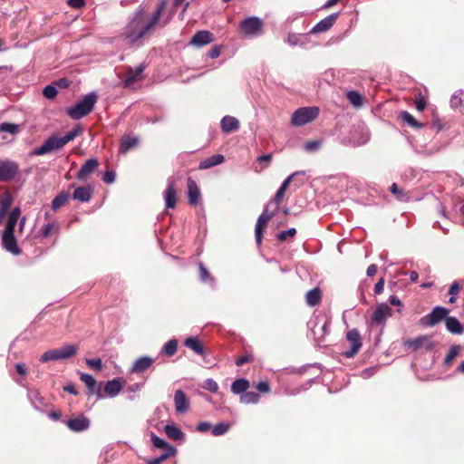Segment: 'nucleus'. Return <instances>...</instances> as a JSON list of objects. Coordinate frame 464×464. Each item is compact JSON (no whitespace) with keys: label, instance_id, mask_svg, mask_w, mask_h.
<instances>
[{"label":"nucleus","instance_id":"e2e57ef3","mask_svg":"<svg viewBox=\"0 0 464 464\" xmlns=\"http://www.w3.org/2000/svg\"><path fill=\"white\" fill-rule=\"evenodd\" d=\"M256 388L263 393H267L270 392V385L266 381H261L256 383Z\"/></svg>","mask_w":464,"mask_h":464},{"label":"nucleus","instance_id":"0e129e2a","mask_svg":"<svg viewBox=\"0 0 464 464\" xmlns=\"http://www.w3.org/2000/svg\"><path fill=\"white\" fill-rule=\"evenodd\" d=\"M115 177H116V175H115L114 171H112V170L106 171L102 177V180L106 184H111L114 182Z\"/></svg>","mask_w":464,"mask_h":464},{"label":"nucleus","instance_id":"39448f33","mask_svg":"<svg viewBox=\"0 0 464 464\" xmlns=\"http://www.w3.org/2000/svg\"><path fill=\"white\" fill-rule=\"evenodd\" d=\"M263 24L260 18L251 16L240 22L239 31L245 36L253 38L261 34Z\"/></svg>","mask_w":464,"mask_h":464},{"label":"nucleus","instance_id":"2eb2a0df","mask_svg":"<svg viewBox=\"0 0 464 464\" xmlns=\"http://www.w3.org/2000/svg\"><path fill=\"white\" fill-rule=\"evenodd\" d=\"M66 425L73 432H82L89 429L90 420L84 415H80L68 420Z\"/></svg>","mask_w":464,"mask_h":464},{"label":"nucleus","instance_id":"680f3d73","mask_svg":"<svg viewBox=\"0 0 464 464\" xmlns=\"http://www.w3.org/2000/svg\"><path fill=\"white\" fill-rule=\"evenodd\" d=\"M321 146V141L319 140H312L308 141L304 145V149L307 151H315L317 150Z\"/></svg>","mask_w":464,"mask_h":464},{"label":"nucleus","instance_id":"1a4fd4ad","mask_svg":"<svg viewBox=\"0 0 464 464\" xmlns=\"http://www.w3.org/2000/svg\"><path fill=\"white\" fill-rule=\"evenodd\" d=\"M346 339L351 343V348L343 352V354L346 358H353L362 345L359 331L355 328L348 331L346 334Z\"/></svg>","mask_w":464,"mask_h":464},{"label":"nucleus","instance_id":"4d7b16f0","mask_svg":"<svg viewBox=\"0 0 464 464\" xmlns=\"http://www.w3.org/2000/svg\"><path fill=\"white\" fill-rule=\"evenodd\" d=\"M296 234V229L295 227L289 228L285 231H281L277 234V239L280 241H285L287 237H294Z\"/></svg>","mask_w":464,"mask_h":464},{"label":"nucleus","instance_id":"052dcab7","mask_svg":"<svg viewBox=\"0 0 464 464\" xmlns=\"http://www.w3.org/2000/svg\"><path fill=\"white\" fill-rule=\"evenodd\" d=\"M53 228V225L52 223L44 224L40 229V235L43 237H48L51 235Z\"/></svg>","mask_w":464,"mask_h":464},{"label":"nucleus","instance_id":"c756f323","mask_svg":"<svg viewBox=\"0 0 464 464\" xmlns=\"http://www.w3.org/2000/svg\"><path fill=\"white\" fill-rule=\"evenodd\" d=\"M121 382L117 379H113L106 382L104 386V392L112 398L115 397L121 391Z\"/></svg>","mask_w":464,"mask_h":464},{"label":"nucleus","instance_id":"13d9d810","mask_svg":"<svg viewBox=\"0 0 464 464\" xmlns=\"http://www.w3.org/2000/svg\"><path fill=\"white\" fill-rule=\"evenodd\" d=\"M85 362L89 367L94 370L101 371L102 369V362L100 358L86 359Z\"/></svg>","mask_w":464,"mask_h":464},{"label":"nucleus","instance_id":"473e14b6","mask_svg":"<svg viewBox=\"0 0 464 464\" xmlns=\"http://www.w3.org/2000/svg\"><path fill=\"white\" fill-rule=\"evenodd\" d=\"M269 222V217L266 215H260L257 218L256 228H255V237L257 245L262 243V228Z\"/></svg>","mask_w":464,"mask_h":464},{"label":"nucleus","instance_id":"aec40b11","mask_svg":"<svg viewBox=\"0 0 464 464\" xmlns=\"http://www.w3.org/2000/svg\"><path fill=\"white\" fill-rule=\"evenodd\" d=\"M80 380L87 386L90 394H97L99 398L103 397L101 392V388L98 386L97 382L92 375L82 372L80 374Z\"/></svg>","mask_w":464,"mask_h":464},{"label":"nucleus","instance_id":"7ed1b4c3","mask_svg":"<svg viewBox=\"0 0 464 464\" xmlns=\"http://www.w3.org/2000/svg\"><path fill=\"white\" fill-rule=\"evenodd\" d=\"M97 102L95 92H90L83 96L74 106L67 109L68 116L72 120H79L88 115Z\"/></svg>","mask_w":464,"mask_h":464},{"label":"nucleus","instance_id":"603ef678","mask_svg":"<svg viewBox=\"0 0 464 464\" xmlns=\"http://www.w3.org/2000/svg\"><path fill=\"white\" fill-rule=\"evenodd\" d=\"M305 172L303 171V170H299V171H295L294 173H292L290 176H288L284 181L283 183L281 184L280 188H278L279 191L285 193V190L287 189L290 182L292 181V179L295 177V176H299V175H304Z\"/></svg>","mask_w":464,"mask_h":464},{"label":"nucleus","instance_id":"09e8293b","mask_svg":"<svg viewBox=\"0 0 464 464\" xmlns=\"http://www.w3.org/2000/svg\"><path fill=\"white\" fill-rule=\"evenodd\" d=\"M19 130V126L15 123L3 122L0 124V132H7L10 134H16Z\"/></svg>","mask_w":464,"mask_h":464},{"label":"nucleus","instance_id":"bb28decb","mask_svg":"<svg viewBox=\"0 0 464 464\" xmlns=\"http://www.w3.org/2000/svg\"><path fill=\"white\" fill-rule=\"evenodd\" d=\"M186 3H189V2L187 0H173L172 7H170L169 9L166 8L165 12L163 13L162 17L164 18V21L162 24H169L170 23V21L172 20V18L174 17L175 14L177 12V9L179 6L185 5Z\"/></svg>","mask_w":464,"mask_h":464},{"label":"nucleus","instance_id":"79ce46f5","mask_svg":"<svg viewBox=\"0 0 464 464\" xmlns=\"http://www.w3.org/2000/svg\"><path fill=\"white\" fill-rule=\"evenodd\" d=\"M69 195L68 193L63 191L59 193L52 201V209L53 211L58 210L61 207H63L68 200Z\"/></svg>","mask_w":464,"mask_h":464},{"label":"nucleus","instance_id":"4468645a","mask_svg":"<svg viewBox=\"0 0 464 464\" xmlns=\"http://www.w3.org/2000/svg\"><path fill=\"white\" fill-rule=\"evenodd\" d=\"M2 245L6 251L12 253L13 255L17 256L21 253V250L18 247L16 239L14 237V232L4 231L2 235Z\"/></svg>","mask_w":464,"mask_h":464},{"label":"nucleus","instance_id":"f3484780","mask_svg":"<svg viewBox=\"0 0 464 464\" xmlns=\"http://www.w3.org/2000/svg\"><path fill=\"white\" fill-rule=\"evenodd\" d=\"M99 166L97 159L92 158L87 160L81 167L76 177L80 180H85L88 176L94 172Z\"/></svg>","mask_w":464,"mask_h":464},{"label":"nucleus","instance_id":"864d4df0","mask_svg":"<svg viewBox=\"0 0 464 464\" xmlns=\"http://www.w3.org/2000/svg\"><path fill=\"white\" fill-rule=\"evenodd\" d=\"M152 444L158 449H167L170 447L163 439L158 437L155 433L150 435Z\"/></svg>","mask_w":464,"mask_h":464},{"label":"nucleus","instance_id":"a18cd8bd","mask_svg":"<svg viewBox=\"0 0 464 464\" xmlns=\"http://www.w3.org/2000/svg\"><path fill=\"white\" fill-rule=\"evenodd\" d=\"M460 346L458 344H454L450 348V351L446 354L444 358V365L449 366L452 361L459 354Z\"/></svg>","mask_w":464,"mask_h":464},{"label":"nucleus","instance_id":"9d476101","mask_svg":"<svg viewBox=\"0 0 464 464\" xmlns=\"http://www.w3.org/2000/svg\"><path fill=\"white\" fill-rule=\"evenodd\" d=\"M392 314V310L388 304L384 303L379 304L372 314L371 324L372 326L383 325Z\"/></svg>","mask_w":464,"mask_h":464},{"label":"nucleus","instance_id":"cd10ccee","mask_svg":"<svg viewBox=\"0 0 464 464\" xmlns=\"http://www.w3.org/2000/svg\"><path fill=\"white\" fill-rule=\"evenodd\" d=\"M445 325L447 330L453 334H461L463 333V326L460 322L453 316H448L445 319Z\"/></svg>","mask_w":464,"mask_h":464},{"label":"nucleus","instance_id":"4be33fe9","mask_svg":"<svg viewBox=\"0 0 464 464\" xmlns=\"http://www.w3.org/2000/svg\"><path fill=\"white\" fill-rule=\"evenodd\" d=\"M239 127V121L233 116H224L220 121V128L225 133L237 131L238 130Z\"/></svg>","mask_w":464,"mask_h":464},{"label":"nucleus","instance_id":"8fccbe9b","mask_svg":"<svg viewBox=\"0 0 464 464\" xmlns=\"http://www.w3.org/2000/svg\"><path fill=\"white\" fill-rule=\"evenodd\" d=\"M230 424L226 422H220L212 428V434L214 436H221L227 433L229 430Z\"/></svg>","mask_w":464,"mask_h":464},{"label":"nucleus","instance_id":"de8ad7c7","mask_svg":"<svg viewBox=\"0 0 464 464\" xmlns=\"http://www.w3.org/2000/svg\"><path fill=\"white\" fill-rule=\"evenodd\" d=\"M347 96V99L349 100V102L358 107V106H361L362 103V96L359 92H355V91H349L346 94Z\"/></svg>","mask_w":464,"mask_h":464},{"label":"nucleus","instance_id":"72a5a7b5","mask_svg":"<svg viewBox=\"0 0 464 464\" xmlns=\"http://www.w3.org/2000/svg\"><path fill=\"white\" fill-rule=\"evenodd\" d=\"M139 142V140L137 137H131V136H124L120 144V152L121 153H126L132 148H134Z\"/></svg>","mask_w":464,"mask_h":464},{"label":"nucleus","instance_id":"a211bd4d","mask_svg":"<svg viewBox=\"0 0 464 464\" xmlns=\"http://www.w3.org/2000/svg\"><path fill=\"white\" fill-rule=\"evenodd\" d=\"M214 41L213 34L209 31L201 30L197 32L192 37L190 44L197 47H202Z\"/></svg>","mask_w":464,"mask_h":464},{"label":"nucleus","instance_id":"b1692460","mask_svg":"<svg viewBox=\"0 0 464 464\" xmlns=\"http://www.w3.org/2000/svg\"><path fill=\"white\" fill-rule=\"evenodd\" d=\"M27 397L35 410L43 411V408L46 406V402L45 399L37 390H28Z\"/></svg>","mask_w":464,"mask_h":464},{"label":"nucleus","instance_id":"f03ea898","mask_svg":"<svg viewBox=\"0 0 464 464\" xmlns=\"http://www.w3.org/2000/svg\"><path fill=\"white\" fill-rule=\"evenodd\" d=\"M81 132L82 128L78 126L68 131L63 137H60L57 134H53L40 147L34 150V155L42 156L53 150L62 149L67 143L73 140Z\"/></svg>","mask_w":464,"mask_h":464},{"label":"nucleus","instance_id":"58836bf2","mask_svg":"<svg viewBox=\"0 0 464 464\" xmlns=\"http://www.w3.org/2000/svg\"><path fill=\"white\" fill-rule=\"evenodd\" d=\"M450 106L453 109H460L464 107V92L462 90H459L452 94Z\"/></svg>","mask_w":464,"mask_h":464},{"label":"nucleus","instance_id":"4c0bfd02","mask_svg":"<svg viewBox=\"0 0 464 464\" xmlns=\"http://www.w3.org/2000/svg\"><path fill=\"white\" fill-rule=\"evenodd\" d=\"M198 273H199V278L203 283H208L212 286H215V279L210 275L207 267L204 266L203 263L198 264Z\"/></svg>","mask_w":464,"mask_h":464},{"label":"nucleus","instance_id":"338daca9","mask_svg":"<svg viewBox=\"0 0 464 464\" xmlns=\"http://www.w3.org/2000/svg\"><path fill=\"white\" fill-rule=\"evenodd\" d=\"M67 4L74 9H80L85 5L84 0H67Z\"/></svg>","mask_w":464,"mask_h":464},{"label":"nucleus","instance_id":"bf43d9fd","mask_svg":"<svg viewBox=\"0 0 464 464\" xmlns=\"http://www.w3.org/2000/svg\"><path fill=\"white\" fill-rule=\"evenodd\" d=\"M17 221H18V218H13V217H8V220H7V224H6V227L5 228L4 231H6V232H14V228L16 227V224H17Z\"/></svg>","mask_w":464,"mask_h":464},{"label":"nucleus","instance_id":"f704fd0d","mask_svg":"<svg viewBox=\"0 0 464 464\" xmlns=\"http://www.w3.org/2000/svg\"><path fill=\"white\" fill-rule=\"evenodd\" d=\"M321 291L318 287L309 290L305 295V301L308 305L314 306L321 300Z\"/></svg>","mask_w":464,"mask_h":464},{"label":"nucleus","instance_id":"6e6d98bb","mask_svg":"<svg viewBox=\"0 0 464 464\" xmlns=\"http://www.w3.org/2000/svg\"><path fill=\"white\" fill-rule=\"evenodd\" d=\"M57 92H58L57 89L52 84L46 85L43 90V94L47 99L55 98L57 95Z\"/></svg>","mask_w":464,"mask_h":464},{"label":"nucleus","instance_id":"6e6552de","mask_svg":"<svg viewBox=\"0 0 464 464\" xmlns=\"http://www.w3.org/2000/svg\"><path fill=\"white\" fill-rule=\"evenodd\" d=\"M307 325L311 330L314 338L317 342H321L325 334H327L329 332L330 322L328 320H324V322L321 324L320 318L315 317L311 319Z\"/></svg>","mask_w":464,"mask_h":464},{"label":"nucleus","instance_id":"c03bdc74","mask_svg":"<svg viewBox=\"0 0 464 464\" xmlns=\"http://www.w3.org/2000/svg\"><path fill=\"white\" fill-rule=\"evenodd\" d=\"M13 202L9 194H5L0 198V216H5Z\"/></svg>","mask_w":464,"mask_h":464},{"label":"nucleus","instance_id":"423d86ee","mask_svg":"<svg viewBox=\"0 0 464 464\" xmlns=\"http://www.w3.org/2000/svg\"><path fill=\"white\" fill-rule=\"evenodd\" d=\"M319 114L317 107H303L292 115L291 122L295 126H303L314 121Z\"/></svg>","mask_w":464,"mask_h":464},{"label":"nucleus","instance_id":"f8f14e48","mask_svg":"<svg viewBox=\"0 0 464 464\" xmlns=\"http://www.w3.org/2000/svg\"><path fill=\"white\" fill-rule=\"evenodd\" d=\"M19 166L14 161L0 160V181H9L18 173Z\"/></svg>","mask_w":464,"mask_h":464},{"label":"nucleus","instance_id":"c85d7f7f","mask_svg":"<svg viewBox=\"0 0 464 464\" xmlns=\"http://www.w3.org/2000/svg\"><path fill=\"white\" fill-rule=\"evenodd\" d=\"M224 160L225 157L221 154L212 155L211 157H208L204 160L200 161L198 168L200 169H207L211 167H215L217 165L221 164Z\"/></svg>","mask_w":464,"mask_h":464},{"label":"nucleus","instance_id":"774afa93","mask_svg":"<svg viewBox=\"0 0 464 464\" xmlns=\"http://www.w3.org/2000/svg\"><path fill=\"white\" fill-rule=\"evenodd\" d=\"M383 289H384V279L383 278H381L374 285V294L375 295H380L383 292Z\"/></svg>","mask_w":464,"mask_h":464},{"label":"nucleus","instance_id":"c9c22d12","mask_svg":"<svg viewBox=\"0 0 464 464\" xmlns=\"http://www.w3.org/2000/svg\"><path fill=\"white\" fill-rule=\"evenodd\" d=\"M164 430L167 436L174 440H182L184 437V433L181 430L173 424L166 425Z\"/></svg>","mask_w":464,"mask_h":464},{"label":"nucleus","instance_id":"a878e982","mask_svg":"<svg viewBox=\"0 0 464 464\" xmlns=\"http://www.w3.org/2000/svg\"><path fill=\"white\" fill-rule=\"evenodd\" d=\"M92 188L90 186L78 187L72 193V198L80 202H88L92 195Z\"/></svg>","mask_w":464,"mask_h":464},{"label":"nucleus","instance_id":"5fc2aeb1","mask_svg":"<svg viewBox=\"0 0 464 464\" xmlns=\"http://www.w3.org/2000/svg\"><path fill=\"white\" fill-rule=\"evenodd\" d=\"M202 388L210 392H217L218 390V384L215 380L209 378V379H207L204 381V383L202 384Z\"/></svg>","mask_w":464,"mask_h":464},{"label":"nucleus","instance_id":"2f4dec72","mask_svg":"<svg viewBox=\"0 0 464 464\" xmlns=\"http://www.w3.org/2000/svg\"><path fill=\"white\" fill-rule=\"evenodd\" d=\"M249 382L245 378H239L231 384V392L234 394H243L249 388Z\"/></svg>","mask_w":464,"mask_h":464},{"label":"nucleus","instance_id":"0eeeda50","mask_svg":"<svg viewBox=\"0 0 464 464\" xmlns=\"http://www.w3.org/2000/svg\"><path fill=\"white\" fill-rule=\"evenodd\" d=\"M404 344L413 352L418 350L428 352L434 348V343L431 337L428 335H420L414 339L407 340Z\"/></svg>","mask_w":464,"mask_h":464},{"label":"nucleus","instance_id":"412c9836","mask_svg":"<svg viewBox=\"0 0 464 464\" xmlns=\"http://www.w3.org/2000/svg\"><path fill=\"white\" fill-rule=\"evenodd\" d=\"M164 199L166 208H174L177 203V193L175 188V182L172 179L168 180V187L164 192Z\"/></svg>","mask_w":464,"mask_h":464},{"label":"nucleus","instance_id":"f257e3e1","mask_svg":"<svg viewBox=\"0 0 464 464\" xmlns=\"http://www.w3.org/2000/svg\"><path fill=\"white\" fill-rule=\"evenodd\" d=\"M168 6V0H160L155 10L148 20L143 17L144 7L139 6L133 13L124 30V37L130 44L140 43L148 34L157 27L164 28L168 24H163V13Z\"/></svg>","mask_w":464,"mask_h":464},{"label":"nucleus","instance_id":"37998d69","mask_svg":"<svg viewBox=\"0 0 464 464\" xmlns=\"http://www.w3.org/2000/svg\"><path fill=\"white\" fill-rule=\"evenodd\" d=\"M401 120L409 126L420 129L423 125L417 121L415 118L408 111H404L400 113Z\"/></svg>","mask_w":464,"mask_h":464},{"label":"nucleus","instance_id":"7c9ffc66","mask_svg":"<svg viewBox=\"0 0 464 464\" xmlns=\"http://www.w3.org/2000/svg\"><path fill=\"white\" fill-rule=\"evenodd\" d=\"M184 345L191 349L195 353L198 355H204L205 350L199 340L196 337H188L185 340Z\"/></svg>","mask_w":464,"mask_h":464},{"label":"nucleus","instance_id":"6ab92c4d","mask_svg":"<svg viewBox=\"0 0 464 464\" xmlns=\"http://www.w3.org/2000/svg\"><path fill=\"white\" fill-rule=\"evenodd\" d=\"M174 405L178 413H185L189 409V401L181 390H177L174 393Z\"/></svg>","mask_w":464,"mask_h":464},{"label":"nucleus","instance_id":"49530a36","mask_svg":"<svg viewBox=\"0 0 464 464\" xmlns=\"http://www.w3.org/2000/svg\"><path fill=\"white\" fill-rule=\"evenodd\" d=\"M175 452V449L173 447H169L168 450L162 453L160 456L157 458H153L147 461V464H161L164 460H166L169 456L173 455Z\"/></svg>","mask_w":464,"mask_h":464},{"label":"nucleus","instance_id":"5701e85b","mask_svg":"<svg viewBox=\"0 0 464 464\" xmlns=\"http://www.w3.org/2000/svg\"><path fill=\"white\" fill-rule=\"evenodd\" d=\"M188 198L190 205H197L200 198V190L194 179H188Z\"/></svg>","mask_w":464,"mask_h":464},{"label":"nucleus","instance_id":"e433bc0d","mask_svg":"<svg viewBox=\"0 0 464 464\" xmlns=\"http://www.w3.org/2000/svg\"><path fill=\"white\" fill-rule=\"evenodd\" d=\"M260 395L255 392H246L240 395V402L243 404H256L259 401Z\"/></svg>","mask_w":464,"mask_h":464},{"label":"nucleus","instance_id":"69168bd1","mask_svg":"<svg viewBox=\"0 0 464 464\" xmlns=\"http://www.w3.org/2000/svg\"><path fill=\"white\" fill-rule=\"evenodd\" d=\"M427 102L424 97L420 96L415 101V107L419 111H422L426 108Z\"/></svg>","mask_w":464,"mask_h":464},{"label":"nucleus","instance_id":"20e7f679","mask_svg":"<svg viewBox=\"0 0 464 464\" xmlns=\"http://www.w3.org/2000/svg\"><path fill=\"white\" fill-rule=\"evenodd\" d=\"M77 351L78 347L76 345L67 343L60 348L46 351L41 355L39 361L41 362H47L68 359L74 356Z\"/></svg>","mask_w":464,"mask_h":464},{"label":"nucleus","instance_id":"ddd939ff","mask_svg":"<svg viewBox=\"0 0 464 464\" xmlns=\"http://www.w3.org/2000/svg\"><path fill=\"white\" fill-rule=\"evenodd\" d=\"M339 13H334L319 21L309 32L311 34L328 31L337 20Z\"/></svg>","mask_w":464,"mask_h":464},{"label":"nucleus","instance_id":"ea45409f","mask_svg":"<svg viewBox=\"0 0 464 464\" xmlns=\"http://www.w3.org/2000/svg\"><path fill=\"white\" fill-rule=\"evenodd\" d=\"M390 191L400 201H408L410 199L409 193L403 188H399L396 183H392L390 187Z\"/></svg>","mask_w":464,"mask_h":464},{"label":"nucleus","instance_id":"3c124183","mask_svg":"<svg viewBox=\"0 0 464 464\" xmlns=\"http://www.w3.org/2000/svg\"><path fill=\"white\" fill-rule=\"evenodd\" d=\"M305 172L303 171V170H299V171H295L294 173H292L290 176H288L284 181L283 183L281 184L280 188H278L279 191L285 193V190L287 189L290 182L292 181V179L295 177V176H299V175H304Z\"/></svg>","mask_w":464,"mask_h":464},{"label":"nucleus","instance_id":"dca6fc26","mask_svg":"<svg viewBox=\"0 0 464 464\" xmlns=\"http://www.w3.org/2000/svg\"><path fill=\"white\" fill-rule=\"evenodd\" d=\"M146 65L144 63H140L136 68H129L126 73V77L123 81V86L125 88L131 87L140 77L141 73L145 70Z\"/></svg>","mask_w":464,"mask_h":464},{"label":"nucleus","instance_id":"9b49d317","mask_svg":"<svg viewBox=\"0 0 464 464\" xmlns=\"http://www.w3.org/2000/svg\"><path fill=\"white\" fill-rule=\"evenodd\" d=\"M449 309L442 306H436L432 311L421 319L422 324L428 326H434L441 320L448 317Z\"/></svg>","mask_w":464,"mask_h":464},{"label":"nucleus","instance_id":"393cba45","mask_svg":"<svg viewBox=\"0 0 464 464\" xmlns=\"http://www.w3.org/2000/svg\"><path fill=\"white\" fill-rule=\"evenodd\" d=\"M153 362L154 360L150 356L140 357L133 362L131 366V372H143L152 365Z\"/></svg>","mask_w":464,"mask_h":464},{"label":"nucleus","instance_id":"a19ab883","mask_svg":"<svg viewBox=\"0 0 464 464\" xmlns=\"http://www.w3.org/2000/svg\"><path fill=\"white\" fill-rule=\"evenodd\" d=\"M178 349V341L176 339H170L162 347L160 353L167 356H172L176 353Z\"/></svg>","mask_w":464,"mask_h":464}]
</instances>
